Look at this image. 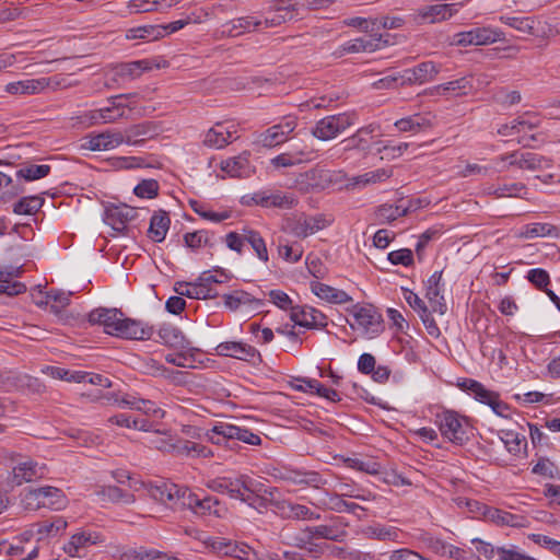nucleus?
Returning <instances> with one entry per match:
<instances>
[{
    "mask_svg": "<svg viewBox=\"0 0 560 560\" xmlns=\"http://www.w3.org/2000/svg\"><path fill=\"white\" fill-rule=\"evenodd\" d=\"M89 322L103 326L106 334L124 339L149 340L154 332L152 326L127 318L117 308H95L89 314Z\"/></svg>",
    "mask_w": 560,
    "mask_h": 560,
    "instance_id": "f257e3e1",
    "label": "nucleus"
},
{
    "mask_svg": "<svg viewBox=\"0 0 560 560\" xmlns=\"http://www.w3.org/2000/svg\"><path fill=\"white\" fill-rule=\"evenodd\" d=\"M207 436L211 443L224 445L231 450L237 445L236 441H241L249 445L261 444V438L258 434L245 428L225 422H220L214 425L207 433Z\"/></svg>",
    "mask_w": 560,
    "mask_h": 560,
    "instance_id": "f03ea898",
    "label": "nucleus"
},
{
    "mask_svg": "<svg viewBox=\"0 0 560 560\" xmlns=\"http://www.w3.org/2000/svg\"><path fill=\"white\" fill-rule=\"evenodd\" d=\"M206 486L214 492L228 493L233 499H240L249 505H254V480L246 475H242L235 480L226 477H218L209 480Z\"/></svg>",
    "mask_w": 560,
    "mask_h": 560,
    "instance_id": "7ed1b4c3",
    "label": "nucleus"
},
{
    "mask_svg": "<svg viewBox=\"0 0 560 560\" xmlns=\"http://www.w3.org/2000/svg\"><path fill=\"white\" fill-rule=\"evenodd\" d=\"M131 97L130 94H119L108 98V105L100 109L89 112L85 117L91 125L98 122L110 124L122 118H129L127 112H131L135 107L126 101Z\"/></svg>",
    "mask_w": 560,
    "mask_h": 560,
    "instance_id": "20e7f679",
    "label": "nucleus"
},
{
    "mask_svg": "<svg viewBox=\"0 0 560 560\" xmlns=\"http://www.w3.org/2000/svg\"><path fill=\"white\" fill-rule=\"evenodd\" d=\"M434 423L442 436L453 444L463 445L468 440L466 418L453 410H443L436 413Z\"/></svg>",
    "mask_w": 560,
    "mask_h": 560,
    "instance_id": "39448f33",
    "label": "nucleus"
},
{
    "mask_svg": "<svg viewBox=\"0 0 560 560\" xmlns=\"http://www.w3.org/2000/svg\"><path fill=\"white\" fill-rule=\"evenodd\" d=\"M353 125V116L347 113L326 116L318 120L312 129V135L323 141L336 138Z\"/></svg>",
    "mask_w": 560,
    "mask_h": 560,
    "instance_id": "423d86ee",
    "label": "nucleus"
},
{
    "mask_svg": "<svg viewBox=\"0 0 560 560\" xmlns=\"http://www.w3.org/2000/svg\"><path fill=\"white\" fill-rule=\"evenodd\" d=\"M24 501L27 505H31L32 501H36L37 509L61 510L67 505V499L62 490L51 486L28 490L25 493Z\"/></svg>",
    "mask_w": 560,
    "mask_h": 560,
    "instance_id": "0eeeda50",
    "label": "nucleus"
},
{
    "mask_svg": "<svg viewBox=\"0 0 560 560\" xmlns=\"http://www.w3.org/2000/svg\"><path fill=\"white\" fill-rule=\"evenodd\" d=\"M504 39V34L500 30L490 26L475 27L469 31L456 33L454 44L458 46H481L490 45Z\"/></svg>",
    "mask_w": 560,
    "mask_h": 560,
    "instance_id": "6e6552de",
    "label": "nucleus"
},
{
    "mask_svg": "<svg viewBox=\"0 0 560 560\" xmlns=\"http://www.w3.org/2000/svg\"><path fill=\"white\" fill-rule=\"evenodd\" d=\"M501 162H508V166H515L520 170L538 171L549 168L551 160L529 151L516 150L499 156Z\"/></svg>",
    "mask_w": 560,
    "mask_h": 560,
    "instance_id": "1a4fd4ad",
    "label": "nucleus"
},
{
    "mask_svg": "<svg viewBox=\"0 0 560 560\" xmlns=\"http://www.w3.org/2000/svg\"><path fill=\"white\" fill-rule=\"evenodd\" d=\"M336 175L329 171L312 168L296 177L295 186L303 194L323 190L330 186Z\"/></svg>",
    "mask_w": 560,
    "mask_h": 560,
    "instance_id": "9d476101",
    "label": "nucleus"
},
{
    "mask_svg": "<svg viewBox=\"0 0 560 560\" xmlns=\"http://www.w3.org/2000/svg\"><path fill=\"white\" fill-rule=\"evenodd\" d=\"M296 118L284 117L279 124L271 126L258 136L257 142L264 148H273L287 141L288 136L296 128Z\"/></svg>",
    "mask_w": 560,
    "mask_h": 560,
    "instance_id": "9b49d317",
    "label": "nucleus"
},
{
    "mask_svg": "<svg viewBox=\"0 0 560 560\" xmlns=\"http://www.w3.org/2000/svg\"><path fill=\"white\" fill-rule=\"evenodd\" d=\"M122 144L120 130L110 129L100 133H90L82 139L81 149L90 151H109Z\"/></svg>",
    "mask_w": 560,
    "mask_h": 560,
    "instance_id": "f8f14e48",
    "label": "nucleus"
},
{
    "mask_svg": "<svg viewBox=\"0 0 560 560\" xmlns=\"http://www.w3.org/2000/svg\"><path fill=\"white\" fill-rule=\"evenodd\" d=\"M160 124L155 121L145 120L132 125L125 129V131H121L122 143L138 147L141 145L145 140L156 137L160 133Z\"/></svg>",
    "mask_w": 560,
    "mask_h": 560,
    "instance_id": "ddd939ff",
    "label": "nucleus"
},
{
    "mask_svg": "<svg viewBox=\"0 0 560 560\" xmlns=\"http://www.w3.org/2000/svg\"><path fill=\"white\" fill-rule=\"evenodd\" d=\"M105 541L104 536L95 530H80L73 534L62 549L69 557H80L81 551Z\"/></svg>",
    "mask_w": 560,
    "mask_h": 560,
    "instance_id": "4468645a",
    "label": "nucleus"
},
{
    "mask_svg": "<svg viewBox=\"0 0 560 560\" xmlns=\"http://www.w3.org/2000/svg\"><path fill=\"white\" fill-rule=\"evenodd\" d=\"M353 318L355 325L361 328L364 334L377 335L383 330L382 316L372 305L354 306Z\"/></svg>",
    "mask_w": 560,
    "mask_h": 560,
    "instance_id": "2eb2a0df",
    "label": "nucleus"
},
{
    "mask_svg": "<svg viewBox=\"0 0 560 560\" xmlns=\"http://www.w3.org/2000/svg\"><path fill=\"white\" fill-rule=\"evenodd\" d=\"M440 72V67L433 61H424L411 69H406L400 73L401 85L423 84L435 79Z\"/></svg>",
    "mask_w": 560,
    "mask_h": 560,
    "instance_id": "dca6fc26",
    "label": "nucleus"
},
{
    "mask_svg": "<svg viewBox=\"0 0 560 560\" xmlns=\"http://www.w3.org/2000/svg\"><path fill=\"white\" fill-rule=\"evenodd\" d=\"M45 467L39 466L33 459H23L16 462L12 467L11 483L13 486H21L25 482H32L44 475Z\"/></svg>",
    "mask_w": 560,
    "mask_h": 560,
    "instance_id": "f3484780",
    "label": "nucleus"
},
{
    "mask_svg": "<svg viewBox=\"0 0 560 560\" xmlns=\"http://www.w3.org/2000/svg\"><path fill=\"white\" fill-rule=\"evenodd\" d=\"M137 215V210L127 205L109 206L105 211V222L117 232H124L128 222Z\"/></svg>",
    "mask_w": 560,
    "mask_h": 560,
    "instance_id": "a211bd4d",
    "label": "nucleus"
},
{
    "mask_svg": "<svg viewBox=\"0 0 560 560\" xmlns=\"http://www.w3.org/2000/svg\"><path fill=\"white\" fill-rule=\"evenodd\" d=\"M252 199L256 205L266 208L273 207L280 209H291L298 203V199L293 194H284L281 191L270 194L266 191H259L254 194Z\"/></svg>",
    "mask_w": 560,
    "mask_h": 560,
    "instance_id": "6ab92c4d",
    "label": "nucleus"
},
{
    "mask_svg": "<svg viewBox=\"0 0 560 560\" xmlns=\"http://www.w3.org/2000/svg\"><path fill=\"white\" fill-rule=\"evenodd\" d=\"M260 26H264V19L247 15L226 22L222 26V34L230 37H237L244 33L256 31Z\"/></svg>",
    "mask_w": 560,
    "mask_h": 560,
    "instance_id": "aec40b11",
    "label": "nucleus"
},
{
    "mask_svg": "<svg viewBox=\"0 0 560 560\" xmlns=\"http://www.w3.org/2000/svg\"><path fill=\"white\" fill-rule=\"evenodd\" d=\"M475 90L472 75L463 77L432 89V94L440 96H463Z\"/></svg>",
    "mask_w": 560,
    "mask_h": 560,
    "instance_id": "412c9836",
    "label": "nucleus"
},
{
    "mask_svg": "<svg viewBox=\"0 0 560 560\" xmlns=\"http://www.w3.org/2000/svg\"><path fill=\"white\" fill-rule=\"evenodd\" d=\"M22 272V266L0 268V293L13 296L25 292L26 287L24 283L13 281V278L20 277Z\"/></svg>",
    "mask_w": 560,
    "mask_h": 560,
    "instance_id": "4be33fe9",
    "label": "nucleus"
},
{
    "mask_svg": "<svg viewBox=\"0 0 560 560\" xmlns=\"http://www.w3.org/2000/svg\"><path fill=\"white\" fill-rule=\"evenodd\" d=\"M235 132L234 125L226 126L222 122H218L207 131L203 143L209 148L222 149L233 141V135Z\"/></svg>",
    "mask_w": 560,
    "mask_h": 560,
    "instance_id": "5701e85b",
    "label": "nucleus"
},
{
    "mask_svg": "<svg viewBox=\"0 0 560 560\" xmlns=\"http://www.w3.org/2000/svg\"><path fill=\"white\" fill-rule=\"evenodd\" d=\"M290 318L294 324L305 328L325 325V315L313 307H291Z\"/></svg>",
    "mask_w": 560,
    "mask_h": 560,
    "instance_id": "b1692460",
    "label": "nucleus"
},
{
    "mask_svg": "<svg viewBox=\"0 0 560 560\" xmlns=\"http://www.w3.org/2000/svg\"><path fill=\"white\" fill-rule=\"evenodd\" d=\"M121 402L129 409L141 411L152 420H160L165 416V411L152 400L126 395L122 397Z\"/></svg>",
    "mask_w": 560,
    "mask_h": 560,
    "instance_id": "393cba45",
    "label": "nucleus"
},
{
    "mask_svg": "<svg viewBox=\"0 0 560 560\" xmlns=\"http://www.w3.org/2000/svg\"><path fill=\"white\" fill-rule=\"evenodd\" d=\"M224 305L231 311H237L243 306L257 310L264 305V300L253 296L244 290H235L232 293L222 295Z\"/></svg>",
    "mask_w": 560,
    "mask_h": 560,
    "instance_id": "a878e982",
    "label": "nucleus"
},
{
    "mask_svg": "<svg viewBox=\"0 0 560 560\" xmlns=\"http://www.w3.org/2000/svg\"><path fill=\"white\" fill-rule=\"evenodd\" d=\"M215 351L219 355L231 357L244 361H247L257 354V350L254 347L236 341L221 342L217 346Z\"/></svg>",
    "mask_w": 560,
    "mask_h": 560,
    "instance_id": "bb28decb",
    "label": "nucleus"
},
{
    "mask_svg": "<svg viewBox=\"0 0 560 560\" xmlns=\"http://www.w3.org/2000/svg\"><path fill=\"white\" fill-rule=\"evenodd\" d=\"M291 8V2L289 0H276L270 7V12H273V14L271 16L264 18V27H275L292 20L296 14L294 9Z\"/></svg>",
    "mask_w": 560,
    "mask_h": 560,
    "instance_id": "cd10ccee",
    "label": "nucleus"
},
{
    "mask_svg": "<svg viewBox=\"0 0 560 560\" xmlns=\"http://www.w3.org/2000/svg\"><path fill=\"white\" fill-rule=\"evenodd\" d=\"M50 82L51 79L48 78L28 79L7 84L5 91L14 95H31L44 91Z\"/></svg>",
    "mask_w": 560,
    "mask_h": 560,
    "instance_id": "c85d7f7f",
    "label": "nucleus"
},
{
    "mask_svg": "<svg viewBox=\"0 0 560 560\" xmlns=\"http://www.w3.org/2000/svg\"><path fill=\"white\" fill-rule=\"evenodd\" d=\"M162 343L178 350L189 349L190 342L186 339L179 328L171 324L162 325L158 330Z\"/></svg>",
    "mask_w": 560,
    "mask_h": 560,
    "instance_id": "c756f323",
    "label": "nucleus"
},
{
    "mask_svg": "<svg viewBox=\"0 0 560 560\" xmlns=\"http://www.w3.org/2000/svg\"><path fill=\"white\" fill-rule=\"evenodd\" d=\"M376 129H378V127L375 125L360 128L353 136L342 140L341 143L345 144V150L369 151L371 148V139Z\"/></svg>",
    "mask_w": 560,
    "mask_h": 560,
    "instance_id": "7c9ffc66",
    "label": "nucleus"
},
{
    "mask_svg": "<svg viewBox=\"0 0 560 560\" xmlns=\"http://www.w3.org/2000/svg\"><path fill=\"white\" fill-rule=\"evenodd\" d=\"M457 10L454 4H434L418 10V16L429 23H438L451 19Z\"/></svg>",
    "mask_w": 560,
    "mask_h": 560,
    "instance_id": "2f4dec72",
    "label": "nucleus"
},
{
    "mask_svg": "<svg viewBox=\"0 0 560 560\" xmlns=\"http://www.w3.org/2000/svg\"><path fill=\"white\" fill-rule=\"evenodd\" d=\"M147 491L151 499L173 509L177 485L166 482L150 483L147 486Z\"/></svg>",
    "mask_w": 560,
    "mask_h": 560,
    "instance_id": "473e14b6",
    "label": "nucleus"
},
{
    "mask_svg": "<svg viewBox=\"0 0 560 560\" xmlns=\"http://www.w3.org/2000/svg\"><path fill=\"white\" fill-rule=\"evenodd\" d=\"M387 44V40H383L382 35H373L370 38L360 37L352 40L347 42L343 45V51L348 54L361 52V51H375L381 49L384 45Z\"/></svg>",
    "mask_w": 560,
    "mask_h": 560,
    "instance_id": "72a5a7b5",
    "label": "nucleus"
},
{
    "mask_svg": "<svg viewBox=\"0 0 560 560\" xmlns=\"http://www.w3.org/2000/svg\"><path fill=\"white\" fill-rule=\"evenodd\" d=\"M311 289L315 295L330 303L345 304L352 301L347 292L318 281L311 282Z\"/></svg>",
    "mask_w": 560,
    "mask_h": 560,
    "instance_id": "f704fd0d",
    "label": "nucleus"
},
{
    "mask_svg": "<svg viewBox=\"0 0 560 560\" xmlns=\"http://www.w3.org/2000/svg\"><path fill=\"white\" fill-rule=\"evenodd\" d=\"M221 170L232 177H246L250 173L249 152L230 158L221 163Z\"/></svg>",
    "mask_w": 560,
    "mask_h": 560,
    "instance_id": "c9c22d12",
    "label": "nucleus"
},
{
    "mask_svg": "<svg viewBox=\"0 0 560 560\" xmlns=\"http://www.w3.org/2000/svg\"><path fill=\"white\" fill-rule=\"evenodd\" d=\"M171 220L168 213L163 210L154 212L150 220L148 236L156 243L164 241L170 229Z\"/></svg>",
    "mask_w": 560,
    "mask_h": 560,
    "instance_id": "e433bc0d",
    "label": "nucleus"
},
{
    "mask_svg": "<svg viewBox=\"0 0 560 560\" xmlns=\"http://www.w3.org/2000/svg\"><path fill=\"white\" fill-rule=\"evenodd\" d=\"M226 508L214 497L205 495L198 498L195 502L194 513L196 515H214L217 517H224L226 514Z\"/></svg>",
    "mask_w": 560,
    "mask_h": 560,
    "instance_id": "4c0bfd02",
    "label": "nucleus"
},
{
    "mask_svg": "<svg viewBox=\"0 0 560 560\" xmlns=\"http://www.w3.org/2000/svg\"><path fill=\"white\" fill-rule=\"evenodd\" d=\"M498 434L510 454L518 456L526 450L527 441L524 434L514 430H500Z\"/></svg>",
    "mask_w": 560,
    "mask_h": 560,
    "instance_id": "58836bf2",
    "label": "nucleus"
},
{
    "mask_svg": "<svg viewBox=\"0 0 560 560\" xmlns=\"http://www.w3.org/2000/svg\"><path fill=\"white\" fill-rule=\"evenodd\" d=\"M485 516L497 525H506L512 527L523 526L525 521L521 515L512 514L495 508L487 509Z\"/></svg>",
    "mask_w": 560,
    "mask_h": 560,
    "instance_id": "ea45409f",
    "label": "nucleus"
},
{
    "mask_svg": "<svg viewBox=\"0 0 560 560\" xmlns=\"http://www.w3.org/2000/svg\"><path fill=\"white\" fill-rule=\"evenodd\" d=\"M324 228V220L320 217H305L299 219L292 226V233L300 238L316 233Z\"/></svg>",
    "mask_w": 560,
    "mask_h": 560,
    "instance_id": "a19ab883",
    "label": "nucleus"
},
{
    "mask_svg": "<svg viewBox=\"0 0 560 560\" xmlns=\"http://www.w3.org/2000/svg\"><path fill=\"white\" fill-rule=\"evenodd\" d=\"M500 21L522 35H536V20L530 16L501 15Z\"/></svg>",
    "mask_w": 560,
    "mask_h": 560,
    "instance_id": "79ce46f5",
    "label": "nucleus"
},
{
    "mask_svg": "<svg viewBox=\"0 0 560 560\" xmlns=\"http://www.w3.org/2000/svg\"><path fill=\"white\" fill-rule=\"evenodd\" d=\"M67 526L68 522L61 516L44 520L35 524L36 534L39 536V539L57 536L59 533L63 532Z\"/></svg>",
    "mask_w": 560,
    "mask_h": 560,
    "instance_id": "37998d69",
    "label": "nucleus"
},
{
    "mask_svg": "<svg viewBox=\"0 0 560 560\" xmlns=\"http://www.w3.org/2000/svg\"><path fill=\"white\" fill-rule=\"evenodd\" d=\"M304 534L306 535L308 540L313 538H323L332 541H342L346 537L345 530H339L328 525L306 527Z\"/></svg>",
    "mask_w": 560,
    "mask_h": 560,
    "instance_id": "c03bdc74",
    "label": "nucleus"
},
{
    "mask_svg": "<svg viewBox=\"0 0 560 560\" xmlns=\"http://www.w3.org/2000/svg\"><path fill=\"white\" fill-rule=\"evenodd\" d=\"M282 513L285 517L293 520H319L320 517L319 514L313 512L306 505L293 502H283Z\"/></svg>",
    "mask_w": 560,
    "mask_h": 560,
    "instance_id": "a18cd8bd",
    "label": "nucleus"
},
{
    "mask_svg": "<svg viewBox=\"0 0 560 560\" xmlns=\"http://www.w3.org/2000/svg\"><path fill=\"white\" fill-rule=\"evenodd\" d=\"M71 293H66L63 291H54L50 290L45 293V305L49 306L51 313L57 316H60L62 311L70 303Z\"/></svg>",
    "mask_w": 560,
    "mask_h": 560,
    "instance_id": "49530a36",
    "label": "nucleus"
},
{
    "mask_svg": "<svg viewBox=\"0 0 560 560\" xmlns=\"http://www.w3.org/2000/svg\"><path fill=\"white\" fill-rule=\"evenodd\" d=\"M205 282L200 281V277L194 283L191 282H176L175 292L182 296H187L196 300H205Z\"/></svg>",
    "mask_w": 560,
    "mask_h": 560,
    "instance_id": "de8ad7c7",
    "label": "nucleus"
},
{
    "mask_svg": "<svg viewBox=\"0 0 560 560\" xmlns=\"http://www.w3.org/2000/svg\"><path fill=\"white\" fill-rule=\"evenodd\" d=\"M51 167L47 164H24L18 170L16 175L27 182L37 180L46 177L50 173Z\"/></svg>",
    "mask_w": 560,
    "mask_h": 560,
    "instance_id": "09e8293b",
    "label": "nucleus"
},
{
    "mask_svg": "<svg viewBox=\"0 0 560 560\" xmlns=\"http://www.w3.org/2000/svg\"><path fill=\"white\" fill-rule=\"evenodd\" d=\"M392 172L387 168H378L375 171L366 172L362 175L355 176L351 179V186H366L376 184L388 179Z\"/></svg>",
    "mask_w": 560,
    "mask_h": 560,
    "instance_id": "8fccbe9b",
    "label": "nucleus"
},
{
    "mask_svg": "<svg viewBox=\"0 0 560 560\" xmlns=\"http://www.w3.org/2000/svg\"><path fill=\"white\" fill-rule=\"evenodd\" d=\"M43 203L44 199L38 196L23 197L13 205V212L20 215H32L42 208Z\"/></svg>",
    "mask_w": 560,
    "mask_h": 560,
    "instance_id": "3c124183",
    "label": "nucleus"
},
{
    "mask_svg": "<svg viewBox=\"0 0 560 560\" xmlns=\"http://www.w3.org/2000/svg\"><path fill=\"white\" fill-rule=\"evenodd\" d=\"M343 497L337 494V493H328L327 494V502H325L327 509L341 513V512H349V513H355L357 510L364 511V508L361 505L354 503V502H348L342 499Z\"/></svg>",
    "mask_w": 560,
    "mask_h": 560,
    "instance_id": "603ef678",
    "label": "nucleus"
},
{
    "mask_svg": "<svg viewBox=\"0 0 560 560\" xmlns=\"http://www.w3.org/2000/svg\"><path fill=\"white\" fill-rule=\"evenodd\" d=\"M557 232V228L548 223H532L525 225L518 236L523 238H535L551 236Z\"/></svg>",
    "mask_w": 560,
    "mask_h": 560,
    "instance_id": "864d4df0",
    "label": "nucleus"
},
{
    "mask_svg": "<svg viewBox=\"0 0 560 560\" xmlns=\"http://www.w3.org/2000/svg\"><path fill=\"white\" fill-rule=\"evenodd\" d=\"M98 494L114 503L121 502L125 504H131L136 501L133 494L126 492L116 486L102 487Z\"/></svg>",
    "mask_w": 560,
    "mask_h": 560,
    "instance_id": "5fc2aeb1",
    "label": "nucleus"
},
{
    "mask_svg": "<svg viewBox=\"0 0 560 560\" xmlns=\"http://www.w3.org/2000/svg\"><path fill=\"white\" fill-rule=\"evenodd\" d=\"M243 236L247 243L250 244L252 248L256 252L258 258L262 261H268V250L266 243L260 234L254 230H243Z\"/></svg>",
    "mask_w": 560,
    "mask_h": 560,
    "instance_id": "6e6d98bb",
    "label": "nucleus"
},
{
    "mask_svg": "<svg viewBox=\"0 0 560 560\" xmlns=\"http://www.w3.org/2000/svg\"><path fill=\"white\" fill-rule=\"evenodd\" d=\"M199 495L194 493L190 489L177 486V493H175L173 510L189 509L194 511L195 502Z\"/></svg>",
    "mask_w": 560,
    "mask_h": 560,
    "instance_id": "4d7b16f0",
    "label": "nucleus"
},
{
    "mask_svg": "<svg viewBox=\"0 0 560 560\" xmlns=\"http://www.w3.org/2000/svg\"><path fill=\"white\" fill-rule=\"evenodd\" d=\"M296 381L305 383L311 389V393L315 392L318 396L324 397L332 402L340 400L339 394L335 389L325 387L317 380L302 377L296 378Z\"/></svg>",
    "mask_w": 560,
    "mask_h": 560,
    "instance_id": "13d9d810",
    "label": "nucleus"
},
{
    "mask_svg": "<svg viewBox=\"0 0 560 560\" xmlns=\"http://www.w3.org/2000/svg\"><path fill=\"white\" fill-rule=\"evenodd\" d=\"M535 125L525 119H514L510 124H504L498 129V133L504 137L514 136L516 133L526 132L534 129Z\"/></svg>",
    "mask_w": 560,
    "mask_h": 560,
    "instance_id": "bf43d9fd",
    "label": "nucleus"
},
{
    "mask_svg": "<svg viewBox=\"0 0 560 560\" xmlns=\"http://www.w3.org/2000/svg\"><path fill=\"white\" fill-rule=\"evenodd\" d=\"M425 296L430 303L431 311L444 315L447 311L444 296L441 295V288H427Z\"/></svg>",
    "mask_w": 560,
    "mask_h": 560,
    "instance_id": "052dcab7",
    "label": "nucleus"
},
{
    "mask_svg": "<svg viewBox=\"0 0 560 560\" xmlns=\"http://www.w3.org/2000/svg\"><path fill=\"white\" fill-rule=\"evenodd\" d=\"M304 155H306L304 150H301L296 153L287 152L273 158L271 163L276 167H290L302 163L304 161Z\"/></svg>",
    "mask_w": 560,
    "mask_h": 560,
    "instance_id": "680f3d73",
    "label": "nucleus"
},
{
    "mask_svg": "<svg viewBox=\"0 0 560 560\" xmlns=\"http://www.w3.org/2000/svg\"><path fill=\"white\" fill-rule=\"evenodd\" d=\"M149 69L145 60H139L128 63H122L117 67V74L120 77L136 78L141 74L143 70Z\"/></svg>",
    "mask_w": 560,
    "mask_h": 560,
    "instance_id": "e2e57ef3",
    "label": "nucleus"
},
{
    "mask_svg": "<svg viewBox=\"0 0 560 560\" xmlns=\"http://www.w3.org/2000/svg\"><path fill=\"white\" fill-rule=\"evenodd\" d=\"M159 183L155 179H143L133 189L136 196L140 198H154L159 194Z\"/></svg>",
    "mask_w": 560,
    "mask_h": 560,
    "instance_id": "0e129e2a",
    "label": "nucleus"
},
{
    "mask_svg": "<svg viewBox=\"0 0 560 560\" xmlns=\"http://www.w3.org/2000/svg\"><path fill=\"white\" fill-rule=\"evenodd\" d=\"M407 212L408 208L402 206L383 205L377 209V217L384 221H394Z\"/></svg>",
    "mask_w": 560,
    "mask_h": 560,
    "instance_id": "69168bd1",
    "label": "nucleus"
},
{
    "mask_svg": "<svg viewBox=\"0 0 560 560\" xmlns=\"http://www.w3.org/2000/svg\"><path fill=\"white\" fill-rule=\"evenodd\" d=\"M184 241L187 247L196 249L202 245H208L210 242V233L206 230L196 231L192 233H186Z\"/></svg>",
    "mask_w": 560,
    "mask_h": 560,
    "instance_id": "338daca9",
    "label": "nucleus"
},
{
    "mask_svg": "<svg viewBox=\"0 0 560 560\" xmlns=\"http://www.w3.org/2000/svg\"><path fill=\"white\" fill-rule=\"evenodd\" d=\"M495 560H537L530 556L520 552L516 547H498V558Z\"/></svg>",
    "mask_w": 560,
    "mask_h": 560,
    "instance_id": "774afa93",
    "label": "nucleus"
}]
</instances>
